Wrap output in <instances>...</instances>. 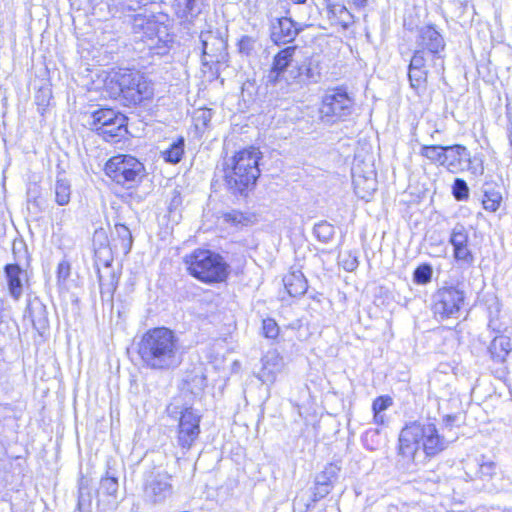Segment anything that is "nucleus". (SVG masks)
Returning <instances> with one entry per match:
<instances>
[{
    "label": "nucleus",
    "instance_id": "obj_1",
    "mask_svg": "<svg viewBox=\"0 0 512 512\" xmlns=\"http://www.w3.org/2000/svg\"><path fill=\"white\" fill-rule=\"evenodd\" d=\"M143 364L152 370H169L180 364L182 345L176 333L167 327L149 329L138 344Z\"/></svg>",
    "mask_w": 512,
    "mask_h": 512
},
{
    "label": "nucleus",
    "instance_id": "obj_2",
    "mask_svg": "<svg viewBox=\"0 0 512 512\" xmlns=\"http://www.w3.org/2000/svg\"><path fill=\"white\" fill-rule=\"evenodd\" d=\"M262 153L258 148L249 147L237 152L224 170L227 188L235 195L245 194L253 188L260 175L259 160Z\"/></svg>",
    "mask_w": 512,
    "mask_h": 512
},
{
    "label": "nucleus",
    "instance_id": "obj_3",
    "mask_svg": "<svg viewBox=\"0 0 512 512\" xmlns=\"http://www.w3.org/2000/svg\"><path fill=\"white\" fill-rule=\"evenodd\" d=\"M113 98H122L127 106H135L153 97L154 89L151 81L140 71L119 70L106 82Z\"/></svg>",
    "mask_w": 512,
    "mask_h": 512
},
{
    "label": "nucleus",
    "instance_id": "obj_4",
    "mask_svg": "<svg viewBox=\"0 0 512 512\" xmlns=\"http://www.w3.org/2000/svg\"><path fill=\"white\" fill-rule=\"evenodd\" d=\"M184 262L189 273L205 283L222 282L228 276V264L218 253L197 249L186 256Z\"/></svg>",
    "mask_w": 512,
    "mask_h": 512
},
{
    "label": "nucleus",
    "instance_id": "obj_5",
    "mask_svg": "<svg viewBox=\"0 0 512 512\" xmlns=\"http://www.w3.org/2000/svg\"><path fill=\"white\" fill-rule=\"evenodd\" d=\"M144 165L131 155H117L108 160L105 172L114 182L131 188L144 176Z\"/></svg>",
    "mask_w": 512,
    "mask_h": 512
},
{
    "label": "nucleus",
    "instance_id": "obj_6",
    "mask_svg": "<svg viewBox=\"0 0 512 512\" xmlns=\"http://www.w3.org/2000/svg\"><path fill=\"white\" fill-rule=\"evenodd\" d=\"M465 304V292L458 286H444L433 295V312L441 319L458 318Z\"/></svg>",
    "mask_w": 512,
    "mask_h": 512
},
{
    "label": "nucleus",
    "instance_id": "obj_7",
    "mask_svg": "<svg viewBox=\"0 0 512 512\" xmlns=\"http://www.w3.org/2000/svg\"><path fill=\"white\" fill-rule=\"evenodd\" d=\"M352 110L353 100L345 90L336 88L327 91L323 96L320 115L323 121L333 123L350 116Z\"/></svg>",
    "mask_w": 512,
    "mask_h": 512
},
{
    "label": "nucleus",
    "instance_id": "obj_8",
    "mask_svg": "<svg viewBox=\"0 0 512 512\" xmlns=\"http://www.w3.org/2000/svg\"><path fill=\"white\" fill-rule=\"evenodd\" d=\"M171 480V475L166 471L150 472L144 481V501L152 505L164 503L173 494Z\"/></svg>",
    "mask_w": 512,
    "mask_h": 512
},
{
    "label": "nucleus",
    "instance_id": "obj_9",
    "mask_svg": "<svg viewBox=\"0 0 512 512\" xmlns=\"http://www.w3.org/2000/svg\"><path fill=\"white\" fill-rule=\"evenodd\" d=\"M419 423V434L420 442H422L423 450L427 456H435L444 449H446L449 443L453 442L457 436L447 435L444 432L439 434L436 425L429 420L426 422Z\"/></svg>",
    "mask_w": 512,
    "mask_h": 512
},
{
    "label": "nucleus",
    "instance_id": "obj_10",
    "mask_svg": "<svg viewBox=\"0 0 512 512\" xmlns=\"http://www.w3.org/2000/svg\"><path fill=\"white\" fill-rule=\"evenodd\" d=\"M200 418L192 408H186L181 413L176 441L184 452L190 450L199 437Z\"/></svg>",
    "mask_w": 512,
    "mask_h": 512
},
{
    "label": "nucleus",
    "instance_id": "obj_11",
    "mask_svg": "<svg viewBox=\"0 0 512 512\" xmlns=\"http://www.w3.org/2000/svg\"><path fill=\"white\" fill-rule=\"evenodd\" d=\"M267 17L270 22V37L275 44L290 43L298 35L297 24L290 17L275 15L273 9L269 10Z\"/></svg>",
    "mask_w": 512,
    "mask_h": 512
},
{
    "label": "nucleus",
    "instance_id": "obj_12",
    "mask_svg": "<svg viewBox=\"0 0 512 512\" xmlns=\"http://www.w3.org/2000/svg\"><path fill=\"white\" fill-rule=\"evenodd\" d=\"M297 46H288L280 50L273 58L271 69L267 74V83L276 85L283 79L288 80L289 71L294 67Z\"/></svg>",
    "mask_w": 512,
    "mask_h": 512
},
{
    "label": "nucleus",
    "instance_id": "obj_13",
    "mask_svg": "<svg viewBox=\"0 0 512 512\" xmlns=\"http://www.w3.org/2000/svg\"><path fill=\"white\" fill-rule=\"evenodd\" d=\"M416 45L417 50L426 51L428 57L436 65V61L441 58L439 53L445 48V41L435 26L427 25L418 30Z\"/></svg>",
    "mask_w": 512,
    "mask_h": 512
},
{
    "label": "nucleus",
    "instance_id": "obj_14",
    "mask_svg": "<svg viewBox=\"0 0 512 512\" xmlns=\"http://www.w3.org/2000/svg\"><path fill=\"white\" fill-rule=\"evenodd\" d=\"M289 78L299 84L318 83L321 80L319 61L307 58L303 62H296L289 71Z\"/></svg>",
    "mask_w": 512,
    "mask_h": 512
},
{
    "label": "nucleus",
    "instance_id": "obj_15",
    "mask_svg": "<svg viewBox=\"0 0 512 512\" xmlns=\"http://www.w3.org/2000/svg\"><path fill=\"white\" fill-rule=\"evenodd\" d=\"M419 423L414 422L405 426L399 435V454L410 460L413 459L420 447Z\"/></svg>",
    "mask_w": 512,
    "mask_h": 512
},
{
    "label": "nucleus",
    "instance_id": "obj_16",
    "mask_svg": "<svg viewBox=\"0 0 512 512\" xmlns=\"http://www.w3.org/2000/svg\"><path fill=\"white\" fill-rule=\"evenodd\" d=\"M467 160H469V150L461 144L445 146L442 166L451 173H460L466 171Z\"/></svg>",
    "mask_w": 512,
    "mask_h": 512
},
{
    "label": "nucleus",
    "instance_id": "obj_17",
    "mask_svg": "<svg viewBox=\"0 0 512 512\" xmlns=\"http://www.w3.org/2000/svg\"><path fill=\"white\" fill-rule=\"evenodd\" d=\"M4 271L9 293L13 299L18 300L23 294L24 285L28 282V272L17 263L7 264Z\"/></svg>",
    "mask_w": 512,
    "mask_h": 512
},
{
    "label": "nucleus",
    "instance_id": "obj_18",
    "mask_svg": "<svg viewBox=\"0 0 512 512\" xmlns=\"http://www.w3.org/2000/svg\"><path fill=\"white\" fill-rule=\"evenodd\" d=\"M283 368V360L276 352H268L262 358V367L257 378L266 385L273 384Z\"/></svg>",
    "mask_w": 512,
    "mask_h": 512
},
{
    "label": "nucleus",
    "instance_id": "obj_19",
    "mask_svg": "<svg viewBox=\"0 0 512 512\" xmlns=\"http://www.w3.org/2000/svg\"><path fill=\"white\" fill-rule=\"evenodd\" d=\"M465 469L467 476L472 480L480 479L482 481H489L496 475V464L493 461L485 459L483 456L468 461Z\"/></svg>",
    "mask_w": 512,
    "mask_h": 512
},
{
    "label": "nucleus",
    "instance_id": "obj_20",
    "mask_svg": "<svg viewBox=\"0 0 512 512\" xmlns=\"http://www.w3.org/2000/svg\"><path fill=\"white\" fill-rule=\"evenodd\" d=\"M27 312L34 329L40 335H43L49 328L46 306L37 297H35L28 302Z\"/></svg>",
    "mask_w": 512,
    "mask_h": 512
},
{
    "label": "nucleus",
    "instance_id": "obj_21",
    "mask_svg": "<svg viewBox=\"0 0 512 512\" xmlns=\"http://www.w3.org/2000/svg\"><path fill=\"white\" fill-rule=\"evenodd\" d=\"M121 114L111 108H101L85 116V125L98 134L99 126L107 127Z\"/></svg>",
    "mask_w": 512,
    "mask_h": 512
},
{
    "label": "nucleus",
    "instance_id": "obj_22",
    "mask_svg": "<svg viewBox=\"0 0 512 512\" xmlns=\"http://www.w3.org/2000/svg\"><path fill=\"white\" fill-rule=\"evenodd\" d=\"M512 351L510 338L505 335L494 337L488 346L490 358L495 363L504 364Z\"/></svg>",
    "mask_w": 512,
    "mask_h": 512
},
{
    "label": "nucleus",
    "instance_id": "obj_23",
    "mask_svg": "<svg viewBox=\"0 0 512 512\" xmlns=\"http://www.w3.org/2000/svg\"><path fill=\"white\" fill-rule=\"evenodd\" d=\"M127 118L125 115H119L107 127L98 128V135L102 136L107 142H118L121 138L125 137L127 133Z\"/></svg>",
    "mask_w": 512,
    "mask_h": 512
},
{
    "label": "nucleus",
    "instance_id": "obj_24",
    "mask_svg": "<svg viewBox=\"0 0 512 512\" xmlns=\"http://www.w3.org/2000/svg\"><path fill=\"white\" fill-rule=\"evenodd\" d=\"M284 286L292 297L303 295L308 288L307 280L300 271H294L286 275L283 279Z\"/></svg>",
    "mask_w": 512,
    "mask_h": 512
},
{
    "label": "nucleus",
    "instance_id": "obj_25",
    "mask_svg": "<svg viewBox=\"0 0 512 512\" xmlns=\"http://www.w3.org/2000/svg\"><path fill=\"white\" fill-rule=\"evenodd\" d=\"M327 11L329 17L337 20V22L344 28H348L354 23V16L346 6L341 3L328 4Z\"/></svg>",
    "mask_w": 512,
    "mask_h": 512
},
{
    "label": "nucleus",
    "instance_id": "obj_26",
    "mask_svg": "<svg viewBox=\"0 0 512 512\" xmlns=\"http://www.w3.org/2000/svg\"><path fill=\"white\" fill-rule=\"evenodd\" d=\"M55 202L60 206H65L69 204L71 198V184L68 179L62 177L60 173L57 176L55 187Z\"/></svg>",
    "mask_w": 512,
    "mask_h": 512
},
{
    "label": "nucleus",
    "instance_id": "obj_27",
    "mask_svg": "<svg viewBox=\"0 0 512 512\" xmlns=\"http://www.w3.org/2000/svg\"><path fill=\"white\" fill-rule=\"evenodd\" d=\"M185 140L183 137L177 138L169 147L161 152L163 159L167 163L177 164L181 161L184 154Z\"/></svg>",
    "mask_w": 512,
    "mask_h": 512
},
{
    "label": "nucleus",
    "instance_id": "obj_28",
    "mask_svg": "<svg viewBox=\"0 0 512 512\" xmlns=\"http://www.w3.org/2000/svg\"><path fill=\"white\" fill-rule=\"evenodd\" d=\"M202 0H175L176 13L180 18L195 17L201 11Z\"/></svg>",
    "mask_w": 512,
    "mask_h": 512
},
{
    "label": "nucleus",
    "instance_id": "obj_29",
    "mask_svg": "<svg viewBox=\"0 0 512 512\" xmlns=\"http://www.w3.org/2000/svg\"><path fill=\"white\" fill-rule=\"evenodd\" d=\"M114 231L119 241L120 248L124 254H128L133 245V239L130 229L121 223H117L114 226Z\"/></svg>",
    "mask_w": 512,
    "mask_h": 512
},
{
    "label": "nucleus",
    "instance_id": "obj_30",
    "mask_svg": "<svg viewBox=\"0 0 512 512\" xmlns=\"http://www.w3.org/2000/svg\"><path fill=\"white\" fill-rule=\"evenodd\" d=\"M445 146L441 145H422L419 154L432 163H438L442 166Z\"/></svg>",
    "mask_w": 512,
    "mask_h": 512
},
{
    "label": "nucleus",
    "instance_id": "obj_31",
    "mask_svg": "<svg viewBox=\"0 0 512 512\" xmlns=\"http://www.w3.org/2000/svg\"><path fill=\"white\" fill-rule=\"evenodd\" d=\"M314 236L322 243H329L335 235V228L327 221L316 223L313 228Z\"/></svg>",
    "mask_w": 512,
    "mask_h": 512
},
{
    "label": "nucleus",
    "instance_id": "obj_32",
    "mask_svg": "<svg viewBox=\"0 0 512 512\" xmlns=\"http://www.w3.org/2000/svg\"><path fill=\"white\" fill-rule=\"evenodd\" d=\"M469 242V234L462 224H456L450 233L449 243L453 249L467 245Z\"/></svg>",
    "mask_w": 512,
    "mask_h": 512
},
{
    "label": "nucleus",
    "instance_id": "obj_33",
    "mask_svg": "<svg viewBox=\"0 0 512 512\" xmlns=\"http://www.w3.org/2000/svg\"><path fill=\"white\" fill-rule=\"evenodd\" d=\"M408 78L410 86L414 90L425 89L428 78V70L408 68Z\"/></svg>",
    "mask_w": 512,
    "mask_h": 512
},
{
    "label": "nucleus",
    "instance_id": "obj_34",
    "mask_svg": "<svg viewBox=\"0 0 512 512\" xmlns=\"http://www.w3.org/2000/svg\"><path fill=\"white\" fill-rule=\"evenodd\" d=\"M432 275V266L428 263H423L414 270L413 280L416 284L426 285L431 282Z\"/></svg>",
    "mask_w": 512,
    "mask_h": 512
},
{
    "label": "nucleus",
    "instance_id": "obj_35",
    "mask_svg": "<svg viewBox=\"0 0 512 512\" xmlns=\"http://www.w3.org/2000/svg\"><path fill=\"white\" fill-rule=\"evenodd\" d=\"M502 196L498 191L494 189L485 190L483 198V207L485 210L495 212L501 203Z\"/></svg>",
    "mask_w": 512,
    "mask_h": 512
},
{
    "label": "nucleus",
    "instance_id": "obj_36",
    "mask_svg": "<svg viewBox=\"0 0 512 512\" xmlns=\"http://www.w3.org/2000/svg\"><path fill=\"white\" fill-rule=\"evenodd\" d=\"M210 40H214L215 43L218 45L217 50H223L225 48V42L222 39L214 37L210 32L205 33V34H201V41H202V46H203V55L205 57L209 56L210 60L213 61V58L214 57L216 58L217 55H216V53L214 52L213 49H211L210 51L208 50V46H209V41Z\"/></svg>",
    "mask_w": 512,
    "mask_h": 512
},
{
    "label": "nucleus",
    "instance_id": "obj_37",
    "mask_svg": "<svg viewBox=\"0 0 512 512\" xmlns=\"http://www.w3.org/2000/svg\"><path fill=\"white\" fill-rule=\"evenodd\" d=\"M453 256L456 261L461 262L467 266H472L475 261V257L472 251L469 249L468 244L453 249Z\"/></svg>",
    "mask_w": 512,
    "mask_h": 512
},
{
    "label": "nucleus",
    "instance_id": "obj_38",
    "mask_svg": "<svg viewBox=\"0 0 512 512\" xmlns=\"http://www.w3.org/2000/svg\"><path fill=\"white\" fill-rule=\"evenodd\" d=\"M452 194L458 201L467 200L469 197V187L462 178H456L452 185Z\"/></svg>",
    "mask_w": 512,
    "mask_h": 512
},
{
    "label": "nucleus",
    "instance_id": "obj_39",
    "mask_svg": "<svg viewBox=\"0 0 512 512\" xmlns=\"http://www.w3.org/2000/svg\"><path fill=\"white\" fill-rule=\"evenodd\" d=\"M429 62H432V61H431L430 57H428L426 51L416 49L413 53V56L411 58L408 68L427 69V64Z\"/></svg>",
    "mask_w": 512,
    "mask_h": 512
},
{
    "label": "nucleus",
    "instance_id": "obj_40",
    "mask_svg": "<svg viewBox=\"0 0 512 512\" xmlns=\"http://www.w3.org/2000/svg\"><path fill=\"white\" fill-rule=\"evenodd\" d=\"M100 490L108 496H115L118 491L117 478L108 475L103 477L100 481Z\"/></svg>",
    "mask_w": 512,
    "mask_h": 512
},
{
    "label": "nucleus",
    "instance_id": "obj_41",
    "mask_svg": "<svg viewBox=\"0 0 512 512\" xmlns=\"http://www.w3.org/2000/svg\"><path fill=\"white\" fill-rule=\"evenodd\" d=\"M145 38H141L146 44L150 42V37H155L161 33L166 34V28L160 27L156 22L147 21L143 26Z\"/></svg>",
    "mask_w": 512,
    "mask_h": 512
},
{
    "label": "nucleus",
    "instance_id": "obj_42",
    "mask_svg": "<svg viewBox=\"0 0 512 512\" xmlns=\"http://www.w3.org/2000/svg\"><path fill=\"white\" fill-rule=\"evenodd\" d=\"M466 170L474 176H482L484 174V163L482 158L478 156L472 157L469 153V160H467Z\"/></svg>",
    "mask_w": 512,
    "mask_h": 512
},
{
    "label": "nucleus",
    "instance_id": "obj_43",
    "mask_svg": "<svg viewBox=\"0 0 512 512\" xmlns=\"http://www.w3.org/2000/svg\"><path fill=\"white\" fill-rule=\"evenodd\" d=\"M146 46L156 54H164L168 49L167 41L164 40L160 34L155 37H150V42H148Z\"/></svg>",
    "mask_w": 512,
    "mask_h": 512
},
{
    "label": "nucleus",
    "instance_id": "obj_44",
    "mask_svg": "<svg viewBox=\"0 0 512 512\" xmlns=\"http://www.w3.org/2000/svg\"><path fill=\"white\" fill-rule=\"evenodd\" d=\"M362 181L361 177H354L353 183L355 187V192L362 198L365 199L371 196L372 192L375 191V181L374 179H365L364 181L367 184V190L364 193L359 191L360 182Z\"/></svg>",
    "mask_w": 512,
    "mask_h": 512
},
{
    "label": "nucleus",
    "instance_id": "obj_45",
    "mask_svg": "<svg viewBox=\"0 0 512 512\" xmlns=\"http://www.w3.org/2000/svg\"><path fill=\"white\" fill-rule=\"evenodd\" d=\"M263 332L265 337L275 339L279 334V327L274 319L267 318L263 320Z\"/></svg>",
    "mask_w": 512,
    "mask_h": 512
},
{
    "label": "nucleus",
    "instance_id": "obj_46",
    "mask_svg": "<svg viewBox=\"0 0 512 512\" xmlns=\"http://www.w3.org/2000/svg\"><path fill=\"white\" fill-rule=\"evenodd\" d=\"M392 398L389 396H379L377 397L372 404L373 413H379L385 411L388 407L392 405Z\"/></svg>",
    "mask_w": 512,
    "mask_h": 512
},
{
    "label": "nucleus",
    "instance_id": "obj_47",
    "mask_svg": "<svg viewBox=\"0 0 512 512\" xmlns=\"http://www.w3.org/2000/svg\"><path fill=\"white\" fill-rule=\"evenodd\" d=\"M212 119V111L210 109H200L195 113L196 126L201 125L205 128Z\"/></svg>",
    "mask_w": 512,
    "mask_h": 512
},
{
    "label": "nucleus",
    "instance_id": "obj_48",
    "mask_svg": "<svg viewBox=\"0 0 512 512\" xmlns=\"http://www.w3.org/2000/svg\"><path fill=\"white\" fill-rule=\"evenodd\" d=\"M182 205V196L180 191L173 189L169 195L168 210L169 213L175 212Z\"/></svg>",
    "mask_w": 512,
    "mask_h": 512
},
{
    "label": "nucleus",
    "instance_id": "obj_49",
    "mask_svg": "<svg viewBox=\"0 0 512 512\" xmlns=\"http://www.w3.org/2000/svg\"><path fill=\"white\" fill-rule=\"evenodd\" d=\"M254 45H255L254 38L245 35V36H242L241 39L239 40L238 48L241 53L249 55L253 51Z\"/></svg>",
    "mask_w": 512,
    "mask_h": 512
},
{
    "label": "nucleus",
    "instance_id": "obj_50",
    "mask_svg": "<svg viewBox=\"0 0 512 512\" xmlns=\"http://www.w3.org/2000/svg\"><path fill=\"white\" fill-rule=\"evenodd\" d=\"M331 489H332V487H329L328 485H324L323 483H315V485L313 487V492H312L313 501L317 502V501L323 499L330 493Z\"/></svg>",
    "mask_w": 512,
    "mask_h": 512
},
{
    "label": "nucleus",
    "instance_id": "obj_51",
    "mask_svg": "<svg viewBox=\"0 0 512 512\" xmlns=\"http://www.w3.org/2000/svg\"><path fill=\"white\" fill-rule=\"evenodd\" d=\"M341 264L346 271L352 272L358 267L359 262L356 256L348 254L342 258Z\"/></svg>",
    "mask_w": 512,
    "mask_h": 512
},
{
    "label": "nucleus",
    "instance_id": "obj_52",
    "mask_svg": "<svg viewBox=\"0 0 512 512\" xmlns=\"http://www.w3.org/2000/svg\"><path fill=\"white\" fill-rule=\"evenodd\" d=\"M339 471L340 467L338 465L330 463L325 466L321 473L333 482L337 479Z\"/></svg>",
    "mask_w": 512,
    "mask_h": 512
},
{
    "label": "nucleus",
    "instance_id": "obj_53",
    "mask_svg": "<svg viewBox=\"0 0 512 512\" xmlns=\"http://www.w3.org/2000/svg\"><path fill=\"white\" fill-rule=\"evenodd\" d=\"M187 381L192 384L193 389H196L198 391L203 390L207 385L206 377L202 373L199 375H195L191 380Z\"/></svg>",
    "mask_w": 512,
    "mask_h": 512
},
{
    "label": "nucleus",
    "instance_id": "obj_54",
    "mask_svg": "<svg viewBox=\"0 0 512 512\" xmlns=\"http://www.w3.org/2000/svg\"><path fill=\"white\" fill-rule=\"evenodd\" d=\"M457 416L456 415H446L443 418V432L447 435H450L452 428L456 425Z\"/></svg>",
    "mask_w": 512,
    "mask_h": 512
},
{
    "label": "nucleus",
    "instance_id": "obj_55",
    "mask_svg": "<svg viewBox=\"0 0 512 512\" xmlns=\"http://www.w3.org/2000/svg\"><path fill=\"white\" fill-rule=\"evenodd\" d=\"M70 274V266L66 262H61L58 265V278L65 280Z\"/></svg>",
    "mask_w": 512,
    "mask_h": 512
},
{
    "label": "nucleus",
    "instance_id": "obj_56",
    "mask_svg": "<svg viewBox=\"0 0 512 512\" xmlns=\"http://www.w3.org/2000/svg\"><path fill=\"white\" fill-rule=\"evenodd\" d=\"M315 483H323L324 485H328L329 487H333V482L324 476L322 473H319L316 476Z\"/></svg>",
    "mask_w": 512,
    "mask_h": 512
},
{
    "label": "nucleus",
    "instance_id": "obj_57",
    "mask_svg": "<svg viewBox=\"0 0 512 512\" xmlns=\"http://www.w3.org/2000/svg\"><path fill=\"white\" fill-rule=\"evenodd\" d=\"M144 4L143 2H140V1H137V2H132V1H129L125 7L128 9V10H131V11H136L138 8H140V6Z\"/></svg>",
    "mask_w": 512,
    "mask_h": 512
},
{
    "label": "nucleus",
    "instance_id": "obj_58",
    "mask_svg": "<svg viewBox=\"0 0 512 512\" xmlns=\"http://www.w3.org/2000/svg\"><path fill=\"white\" fill-rule=\"evenodd\" d=\"M374 421L376 424L383 425L385 423V415L382 412L374 413Z\"/></svg>",
    "mask_w": 512,
    "mask_h": 512
},
{
    "label": "nucleus",
    "instance_id": "obj_59",
    "mask_svg": "<svg viewBox=\"0 0 512 512\" xmlns=\"http://www.w3.org/2000/svg\"><path fill=\"white\" fill-rule=\"evenodd\" d=\"M352 1H353L354 6L357 9H364L368 4V0H352Z\"/></svg>",
    "mask_w": 512,
    "mask_h": 512
},
{
    "label": "nucleus",
    "instance_id": "obj_60",
    "mask_svg": "<svg viewBox=\"0 0 512 512\" xmlns=\"http://www.w3.org/2000/svg\"><path fill=\"white\" fill-rule=\"evenodd\" d=\"M94 237L95 238H98V237H104L105 238V233L103 231H96Z\"/></svg>",
    "mask_w": 512,
    "mask_h": 512
},
{
    "label": "nucleus",
    "instance_id": "obj_61",
    "mask_svg": "<svg viewBox=\"0 0 512 512\" xmlns=\"http://www.w3.org/2000/svg\"><path fill=\"white\" fill-rule=\"evenodd\" d=\"M296 4H304L307 2V0H292Z\"/></svg>",
    "mask_w": 512,
    "mask_h": 512
},
{
    "label": "nucleus",
    "instance_id": "obj_62",
    "mask_svg": "<svg viewBox=\"0 0 512 512\" xmlns=\"http://www.w3.org/2000/svg\"><path fill=\"white\" fill-rule=\"evenodd\" d=\"M281 9L283 10V12H284L285 14H287V13H288V9L286 8V6L281 5Z\"/></svg>",
    "mask_w": 512,
    "mask_h": 512
},
{
    "label": "nucleus",
    "instance_id": "obj_63",
    "mask_svg": "<svg viewBox=\"0 0 512 512\" xmlns=\"http://www.w3.org/2000/svg\"><path fill=\"white\" fill-rule=\"evenodd\" d=\"M439 133V130H434V132L431 134V138L434 139V134Z\"/></svg>",
    "mask_w": 512,
    "mask_h": 512
},
{
    "label": "nucleus",
    "instance_id": "obj_64",
    "mask_svg": "<svg viewBox=\"0 0 512 512\" xmlns=\"http://www.w3.org/2000/svg\"><path fill=\"white\" fill-rule=\"evenodd\" d=\"M114 289H115V287L113 286V284H111V289H110L111 294L113 293Z\"/></svg>",
    "mask_w": 512,
    "mask_h": 512
}]
</instances>
